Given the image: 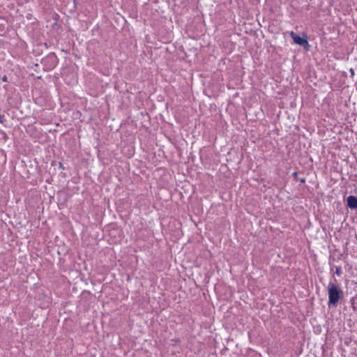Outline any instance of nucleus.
Listing matches in <instances>:
<instances>
[{
	"mask_svg": "<svg viewBox=\"0 0 357 357\" xmlns=\"http://www.w3.org/2000/svg\"><path fill=\"white\" fill-rule=\"evenodd\" d=\"M337 280L334 278V281H330L327 287L328 301V307H336L338 303L344 298V292L341 287L337 284Z\"/></svg>",
	"mask_w": 357,
	"mask_h": 357,
	"instance_id": "f257e3e1",
	"label": "nucleus"
},
{
	"mask_svg": "<svg viewBox=\"0 0 357 357\" xmlns=\"http://www.w3.org/2000/svg\"><path fill=\"white\" fill-rule=\"evenodd\" d=\"M290 36L296 44L303 47L305 49H308L310 45L307 40V36H305V38H302L294 31L291 32Z\"/></svg>",
	"mask_w": 357,
	"mask_h": 357,
	"instance_id": "f03ea898",
	"label": "nucleus"
},
{
	"mask_svg": "<svg viewBox=\"0 0 357 357\" xmlns=\"http://www.w3.org/2000/svg\"><path fill=\"white\" fill-rule=\"evenodd\" d=\"M347 206L351 209L357 208V197L349 195L347 198Z\"/></svg>",
	"mask_w": 357,
	"mask_h": 357,
	"instance_id": "7ed1b4c3",
	"label": "nucleus"
},
{
	"mask_svg": "<svg viewBox=\"0 0 357 357\" xmlns=\"http://www.w3.org/2000/svg\"><path fill=\"white\" fill-rule=\"evenodd\" d=\"M44 62H50V68H54L57 64V57L54 54H49L46 58L43 59Z\"/></svg>",
	"mask_w": 357,
	"mask_h": 357,
	"instance_id": "20e7f679",
	"label": "nucleus"
},
{
	"mask_svg": "<svg viewBox=\"0 0 357 357\" xmlns=\"http://www.w3.org/2000/svg\"><path fill=\"white\" fill-rule=\"evenodd\" d=\"M352 308L354 311H357V294L351 299Z\"/></svg>",
	"mask_w": 357,
	"mask_h": 357,
	"instance_id": "39448f33",
	"label": "nucleus"
},
{
	"mask_svg": "<svg viewBox=\"0 0 357 357\" xmlns=\"http://www.w3.org/2000/svg\"><path fill=\"white\" fill-rule=\"evenodd\" d=\"M335 273L337 276H340L342 275V269L341 266H336Z\"/></svg>",
	"mask_w": 357,
	"mask_h": 357,
	"instance_id": "423d86ee",
	"label": "nucleus"
},
{
	"mask_svg": "<svg viewBox=\"0 0 357 357\" xmlns=\"http://www.w3.org/2000/svg\"><path fill=\"white\" fill-rule=\"evenodd\" d=\"M297 181H299L301 183H305V181H306V179L305 177H303V178H299V176H297Z\"/></svg>",
	"mask_w": 357,
	"mask_h": 357,
	"instance_id": "0eeeda50",
	"label": "nucleus"
},
{
	"mask_svg": "<svg viewBox=\"0 0 357 357\" xmlns=\"http://www.w3.org/2000/svg\"><path fill=\"white\" fill-rule=\"evenodd\" d=\"M298 175V173L297 172H294L292 173V176L294 177V179H297Z\"/></svg>",
	"mask_w": 357,
	"mask_h": 357,
	"instance_id": "6e6552de",
	"label": "nucleus"
},
{
	"mask_svg": "<svg viewBox=\"0 0 357 357\" xmlns=\"http://www.w3.org/2000/svg\"><path fill=\"white\" fill-rule=\"evenodd\" d=\"M3 119H4V116L2 114H0V123H3Z\"/></svg>",
	"mask_w": 357,
	"mask_h": 357,
	"instance_id": "1a4fd4ad",
	"label": "nucleus"
},
{
	"mask_svg": "<svg viewBox=\"0 0 357 357\" xmlns=\"http://www.w3.org/2000/svg\"><path fill=\"white\" fill-rule=\"evenodd\" d=\"M2 81L4 82H8V77L4 75L3 77H2Z\"/></svg>",
	"mask_w": 357,
	"mask_h": 357,
	"instance_id": "9d476101",
	"label": "nucleus"
},
{
	"mask_svg": "<svg viewBox=\"0 0 357 357\" xmlns=\"http://www.w3.org/2000/svg\"><path fill=\"white\" fill-rule=\"evenodd\" d=\"M59 168L61 169H64V167L63 166V164L61 162L59 163Z\"/></svg>",
	"mask_w": 357,
	"mask_h": 357,
	"instance_id": "9b49d317",
	"label": "nucleus"
},
{
	"mask_svg": "<svg viewBox=\"0 0 357 357\" xmlns=\"http://www.w3.org/2000/svg\"><path fill=\"white\" fill-rule=\"evenodd\" d=\"M349 72H350V73H351V76H354V69H353V68H351V69L349 70Z\"/></svg>",
	"mask_w": 357,
	"mask_h": 357,
	"instance_id": "f8f14e48",
	"label": "nucleus"
}]
</instances>
